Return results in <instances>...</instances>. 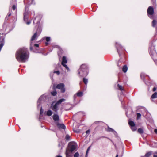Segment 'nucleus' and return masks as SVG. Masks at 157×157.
<instances>
[{
	"instance_id": "864d4df0",
	"label": "nucleus",
	"mask_w": 157,
	"mask_h": 157,
	"mask_svg": "<svg viewBox=\"0 0 157 157\" xmlns=\"http://www.w3.org/2000/svg\"><path fill=\"white\" fill-rule=\"evenodd\" d=\"M28 1V3H29V2H30V0H27Z\"/></svg>"
},
{
	"instance_id": "aec40b11",
	"label": "nucleus",
	"mask_w": 157,
	"mask_h": 157,
	"mask_svg": "<svg viewBox=\"0 0 157 157\" xmlns=\"http://www.w3.org/2000/svg\"><path fill=\"white\" fill-rule=\"evenodd\" d=\"M154 47H153V50H152V49L151 48H150V52L151 55L156 54L155 50H154Z\"/></svg>"
},
{
	"instance_id": "20e7f679",
	"label": "nucleus",
	"mask_w": 157,
	"mask_h": 157,
	"mask_svg": "<svg viewBox=\"0 0 157 157\" xmlns=\"http://www.w3.org/2000/svg\"><path fill=\"white\" fill-rule=\"evenodd\" d=\"M43 98V96H41L38 99L37 102V108L38 109L40 107V115L42 114L43 112V110L42 107L41 106V101H42Z\"/></svg>"
},
{
	"instance_id": "412c9836",
	"label": "nucleus",
	"mask_w": 157,
	"mask_h": 157,
	"mask_svg": "<svg viewBox=\"0 0 157 157\" xmlns=\"http://www.w3.org/2000/svg\"><path fill=\"white\" fill-rule=\"evenodd\" d=\"M157 21L155 20H154L153 21L152 23V26L154 27H155V26L157 25Z\"/></svg>"
},
{
	"instance_id": "c03bdc74",
	"label": "nucleus",
	"mask_w": 157,
	"mask_h": 157,
	"mask_svg": "<svg viewBox=\"0 0 157 157\" xmlns=\"http://www.w3.org/2000/svg\"><path fill=\"white\" fill-rule=\"evenodd\" d=\"M156 90V88L155 87H154L153 89V91H155Z\"/></svg>"
},
{
	"instance_id": "c85d7f7f",
	"label": "nucleus",
	"mask_w": 157,
	"mask_h": 157,
	"mask_svg": "<svg viewBox=\"0 0 157 157\" xmlns=\"http://www.w3.org/2000/svg\"><path fill=\"white\" fill-rule=\"evenodd\" d=\"M138 132L140 134L142 133L143 132V129L140 128L138 129Z\"/></svg>"
},
{
	"instance_id": "7ed1b4c3",
	"label": "nucleus",
	"mask_w": 157,
	"mask_h": 157,
	"mask_svg": "<svg viewBox=\"0 0 157 157\" xmlns=\"http://www.w3.org/2000/svg\"><path fill=\"white\" fill-rule=\"evenodd\" d=\"M147 13L149 17L151 18H152V15L154 13V10L153 7L152 6H150L147 10Z\"/></svg>"
},
{
	"instance_id": "4468645a",
	"label": "nucleus",
	"mask_w": 157,
	"mask_h": 157,
	"mask_svg": "<svg viewBox=\"0 0 157 157\" xmlns=\"http://www.w3.org/2000/svg\"><path fill=\"white\" fill-rule=\"evenodd\" d=\"M107 131L109 132H113V133L115 135L117 134V132L113 129L108 127Z\"/></svg>"
},
{
	"instance_id": "37998d69",
	"label": "nucleus",
	"mask_w": 157,
	"mask_h": 157,
	"mask_svg": "<svg viewBox=\"0 0 157 157\" xmlns=\"http://www.w3.org/2000/svg\"><path fill=\"white\" fill-rule=\"evenodd\" d=\"M154 132L156 134H157V129H155L154 130Z\"/></svg>"
},
{
	"instance_id": "e2e57ef3",
	"label": "nucleus",
	"mask_w": 157,
	"mask_h": 157,
	"mask_svg": "<svg viewBox=\"0 0 157 157\" xmlns=\"http://www.w3.org/2000/svg\"><path fill=\"white\" fill-rule=\"evenodd\" d=\"M141 157H143V156H142Z\"/></svg>"
},
{
	"instance_id": "1a4fd4ad",
	"label": "nucleus",
	"mask_w": 157,
	"mask_h": 157,
	"mask_svg": "<svg viewBox=\"0 0 157 157\" xmlns=\"http://www.w3.org/2000/svg\"><path fill=\"white\" fill-rule=\"evenodd\" d=\"M69 145L70 151L71 152H72L75 150L76 149L77 147V144L75 143H70Z\"/></svg>"
},
{
	"instance_id": "3c124183",
	"label": "nucleus",
	"mask_w": 157,
	"mask_h": 157,
	"mask_svg": "<svg viewBox=\"0 0 157 157\" xmlns=\"http://www.w3.org/2000/svg\"><path fill=\"white\" fill-rule=\"evenodd\" d=\"M118 154H117L115 157H118Z\"/></svg>"
},
{
	"instance_id": "de8ad7c7",
	"label": "nucleus",
	"mask_w": 157,
	"mask_h": 157,
	"mask_svg": "<svg viewBox=\"0 0 157 157\" xmlns=\"http://www.w3.org/2000/svg\"><path fill=\"white\" fill-rule=\"evenodd\" d=\"M34 1V0H31V4H32L33 3V2Z\"/></svg>"
},
{
	"instance_id": "f8f14e48",
	"label": "nucleus",
	"mask_w": 157,
	"mask_h": 157,
	"mask_svg": "<svg viewBox=\"0 0 157 157\" xmlns=\"http://www.w3.org/2000/svg\"><path fill=\"white\" fill-rule=\"evenodd\" d=\"M52 118L54 120L56 121H59V116L57 114H54L52 116Z\"/></svg>"
},
{
	"instance_id": "6ab92c4d",
	"label": "nucleus",
	"mask_w": 157,
	"mask_h": 157,
	"mask_svg": "<svg viewBox=\"0 0 157 157\" xmlns=\"http://www.w3.org/2000/svg\"><path fill=\"white\" fill-rule=\"evenodd\" d=\"M52 112L50 110L47 111L46 113V115L48 116H51L52 114Z\"/></svg>"
},
{
	"instance_id": "5701e85b",
	"label": "nucleus",
	"mask_w": 157,
	"mask_h": 157,
	"mask_svg": "<svg viewBox=\"0 0 157 157\" xmlns=\"http://www.w3.org/2000/svg\"><path fill=\"white\" fill-rule=\"evenodd\" d=\"M128 69V68L127 67V66L126 65H125L123 66L122 68V71H123L125 73L127 72Z\"/></svg>"
},
{
	"instance_id": "13d9d810",
	"label": "nucleus",
	"mask_w": 157,
	"mask_h": 157,
	"mask_svg": "<svg viewBox=\"0 0 157 157\" xmlns=\"http://www.w3.org/2000/svg\"><path fill=\"white\" fill-rule=\"evenodd\" d=\"M156 30L157 31V27H156Z\"/></svg>"
},
{
	"instance_id": "6e6552de",
	"label": "nucleus",
	"mask_w": 157,
	"mask_h": 157,
	"mask_svg": "<svg viewBox=\"0 0 157 157\" xmlns=\"http://www.w3.org/2000/svg\"><path fill=\"white\" fill-rule=\"evenodd\" d=\"M56 88L61 90V91L62 93H64L65 92V89L64 88V85L63 83H60L58 84Z\"/></svg>"
},
{
	"instance_id": "f03ea898",
	"label": "nucleus",
	"mask_w": 157,
	"mask_h": 157,
	"mask_svg": "<svg viewBox=\"0 0 157 157\" xmlns=\"http://www.w3.org/2000/svg\"><path fill=\"white\" fill-rule=\"evenodd\" d=\"M78 74L81 76H84L88 74L87 66L85 64L81 65L80 69L78 71Z\"/></svg>"
},
{
	"instance_id": "a18cd8bd",
	"label": "nucleus",
	"mask_w": 157,
	"mask_h": 157,
	"mask_svg": "<svg viewBox=\"0 0 157 157\" xmlns=\"http://www.w3.org/2000/svg\"><path fill=\"white\" fill-rule=\"evenodd\" d=\"M61 145H62V144L61 143H59L58 144V147H60Z\"/></svg>"
},
{
	"instance_id": "393cba45",
	"label": "nucleus",
	"mask_w": 157,
	"mask_h": 157,
	"mask_svg": "<svg viewBox=\"0 0 157 157\" xmlns=\"http://www.w3.org/2000/svg\"><path fill=\"white\" fill-rule=\"evenodd\" d=\"M151 98H157V93H154L151 96Z\"/></svg>"
},
{
	"instance_id": "9d476101",
	"label": "nucleus",
	"mask_w": 157,
	"mask_h": 157,
	"mask_svg": "<svg viewBox=\"0 0 157 157\" xmlns=\"http://www.w3.org/2000/svg\"><path fill=\"white\" fill-rule=\"evenodd\" d=\"M38 36L37 33L36 32L32 36L30 40V42H33V41L36 40Z\"/></svg>"
},
{
	"instance_id": "c756f323",
	"label": "nucleus",
	"mask_w": 157,
	"mask_h": 157,
	"mask_svg": "<svg viewBox=\"0 0 157 157\" xmlns=\"http://www.w3.org/2000/svg\"><path fill=\"white\" fill-rule=\"evenodd\" d=\"M51 94L53 96H55L57 94L56 91V90H54L53 92H51Z\"/></svg>"
},
{
	"instance_id": "b1692460",
	"label": "nucleus",
	"mask_w": 157,
	"mask_h": 157,
	"mask_svg": "<svg viewBox=\"0 0 157 157\" xmlns=\"http://www.w3.org/2000/svg\"><path fill=\"white\" fill-rule=\"evenodd\" d=\"M152 154L151 151L147 153L144 156H143V157H149Z\"/></svg>"
},
{
	"instance_id": "4d7b16f0",
	"label": "nucleus",
	"mask_w": 157,
	"mask_h": 157,
	"mask_svg": "<svg viewBox=\"0 0 157 157\" xmlns=\"http://www.w3.org/2000/svg\"><path fill=\"white\" fill-rule=\"evenodd\" d=\"M141 78H142V74L141 75Z\"/></svg>"
},
{
	"instance_id": "2eb2a0df",
	"label": "nucleus",
	"mask_w": 157,
	"mask_h": 157,
	"mask_svg": "<svg viewBox=\"0 0 157 157\" xmlns=\"http://www.w3.org/2000/svg\"><path fill=\"white\" fill-rule=\"evenodd\" d=\"M65 101V99L63 98L61 99L58 101L56 103L58 105L61 103L62 102H63Z\"/></svg>"
},
{
	"instance_id": "423d86ee",
	"label": "nucleus",
	"mask_w": 157,
	"mask_h": 157,
	"mask_svg": "<svg viewBox=\"0 0 157 157\" xmlns=\"http://www.w3.org/2000/svg\"><path fill=\"white\" fill-rule=\"evenodd\" d=\"M67 63V60L66 57L63 56L62 58V65L68 71H69V69L67 66L65 64Z\"/></svg>"
},
{
	"instance_id": "e433bc0d",
	"label": "nucleus",
	"mask_w": 157,
	"mask_h": 157,
	"mask_svg": "<svg viewBox=\"0 0 157 157\" xmlns=\"http://www.w3.org/2000/svg\"><path fill=\"white\" fill-rule=\"evenodd\" d=\"M12 9L13 10H15L16 9V6L15 5H13Z\"/></svg>"
},
{
	"instance_id": "a878e982",
	"label": "nucleus",
	"mask_w": 157,
	"mask_h": 157,
	"mask_svg": "<svg viewBox=\"0 0 157 157\" xmlns=\"http://www.w3.org/2000/svg\"><path fill=\"white\" fill-rule=\"evenodd\" d=\"M9 19V17L7 16L5 19V22L3 25V28L5 26L6 22Z\"/></svg>"
},
{
	"instance_id": "ddd939ff",
	"label": "nucleus",
	"mask_w": 157,
	"mask_h": 157,
	"mask_svg": "<svg viewBox=\"0 0 157 157\" xmlns=\"http://www.w3.org/2000/svg\"><path fill=\"white\" fill-rule=\"evenodd\" d=\"M57 124L58 127L60 128L63 129H65V126L63 124L57 123Z\"/></svg>"
},
{
	"instance_id": "6e6d98bb",
	"label": "nucleus",
	"mask_w": 157,
	"mask_h": 157,
	"mask_svg": "<svg viewBox=\"0 0 157 157\" xmlns=\"http://www.w3.org/2000/svg\"><path fill=\"white\" fill-rule=\"evenodd\" d=\"M63 146H61V149H62V148H63Z\"/></svg>"
},
{
	"instance_id": "72a5a7b5",
	"label": "nucleus",
	"mask_w": 157,
	"mask_h": 157,
	"mask_svg": "<svg viewBox=\"0 0 157 157\" xmlns=\"http://www.w3.org/2000/svg\"><path fill=\"white\" fill-rule=\"evenodd\" d=\"M33 44V42H30V49L31 50H33V48L32 47V45Z\"/></svg>"
},
{
	"instance_id": "39448f33",
	"label": "nucleus",
	"mask_w": 157,
	"mask_h": 157,
	"mask_svg": "<svg viewBox=\"0 0 157 157\" xmlns=\"http://www.w3.org/2000/svg\"><path fill=\"white\" fill-rule=\"evenodd\" d=\"M54 102H53L51 104V105L50 108L54 111L57 112V111L59 109V108L58 107V105L55 103L54 105Z\"/></svg>"
},
{
	"instance_id": "09e8293b",
	"label": "nucleus",
	"mask_w": 157,
	"mask_h": 157,
	"mask_svg": "<svg viewBox=\"0 0 157 157\" xmlns=\"http://www.w3.org/2000/svg\"><path fill=\"white\" fill-rule=\"evenodd\" d=\"M56 157H62V156H60V155H58V156H57Z\"/></svg>"
},
{
	"instance_id": "8fccbe9b",
	"label": "nucleus",
	"mask_w": 157,
	"mask_h": 157,
	"mask_svg": "<svg viewBox=\"0 0 157 157\" xmlns=\"http://www.w3.org/2000/svg\"><path fill=\"white\" fill-rule=\"evenodd\" d=\"M74 132H78V131L77 130H74Z\"/></svg>"
},
{
	"instance_id": "ea45409f",
	"label": "nucleus",
	"mask_w": 157,
	"mask_h": 157,
	"mask_svg": "<svg viewBox=\"0 0 157 157\" xmlns=\"http://www.w3.org/2000/svg\"><path fill=\"white\" fill-rule=\"evenodd\" d=\"M90 146L89 147L87 148V151H86V155H87V153L89 150L90 148Z\"/></svg>"
},
{
	"instance_id": "bb28decb",
	"label": "nucleus",
	"mask_w": 157,
	"mask_h": 157,
	"mask_svg": "<svg viewBox=\"0 0 157 157\" xmlns=\"http://www.w3.org/2000/svg\"><path fill=\"white\" fill-rule=\"evenodd\" d=\"M12 10H10V9L9 10V13H8L7 15V16L9 17L10 16L11 14H12Z\"/></svg>"
},
{
	"instance_id": "603ef678",
	"label": "nucleus",
	"mask_w": 157,
	"mask_h": 157,
	"mask_svg": "<svg viewBox=\"0 0 157 157\" xmlns=\"http://www.w3.org/2000/svg\"><path fill=\"white\" fill-rule=\"evenodd\" d=\"M156 60H154V61H155V63H157V62H156Z\"/></svg>"
},
{
	"instance_id": "dca6fc26",
	"label": "nucleus",
	"mask_w": 157,
	"mask_h": 157,
	"mask_svg": "<svg viewBox=\"0 0 157 157\" xmlns=\"http://www.w3.org/2000/svg\"><path fill=\"white\" fill-rule=\"evenodd\" d=\"M71 152L70 151H69L68 150H67L66 152V157H70L71 156Z\"/></svg>"
},
{
	"instance_id": "052dcab7",
	"label": "nucleus",
	"mask_w": 157,
	"mask_h": 157,
	"mask_svg": "<svg viewBox=\"0 0 157 157\" xmlns=\"http://www.w3.org/2000/svg\"><path fill=\"white\" fill-rule=\"evenodd\" d=\"M155 153L157 154V152H155Z\"/></svg>"
},
{
	"instance_id": "0eeeda50",
	"label": "nucleus",
	"mask_w": 157,
	"mask_h": 157,
	"mask_svg": "<svg viewBox=\"0 0 157 157\" xmlns=\"http://www.w3.org/2000/svg\"><path fill=\"white\" fill-rule=\"evenodd\" d=\"M28 12H25L24 14V21L26 22V24L29 25L31 23V21H28Z\"/></svg>"
},
{
	"instance_id": "c9c22d12",
	"label": "nucleus",
	"mask_w": 157,
	"mask_h": 157,
	"mask_svg": "<svg viewBox=\"0 0 157 157\" xmlns=\"http://www.w3.org/2000/svg\"><path fill=\"white\" fill-rule=\"evenodd\" d=\"M131 129L133 131H135L136 130V128L135 127V126L131 127Z\"/></svg>"
},
{
	"instance_id": "49530a36",
	"label": "nucleus",
	"mask_w": 157,
	"mask_h": 157,
	"mask_svg": "<svg viewBox=\"0 0 157 157\" xmlns=\"http://www.w3.org/2000/svg\"><path fill=\"white\" fill-rule=\"evenodd\" d=\"M153 157H157V155H154L153 156Z\"/></svg>"
},
{
	"instance_id": "7c9ffc66",
	"label": "nucleus",
	"mask_w": 157,
	"mask_h": 157,
	"mask_svg": "<svg viewBox=\"0 0 157 157\" xmlns=\"http://www.w3.org/2000/svg\"><path fill=\"white\" fill-rule=\"evenodd\" d=\"M137 120H138L140 118L141 116V114L140 113H138L137 114Z\"/></svg>"
},
{
	"instance_id": "2f4dec72",
	"label": "nucleus",
	"mask_w": 157,
	"mask_h": 157,
	"mask_svg": "<svg viewBox=\"0 0 157 157\" xmlns=\"http://www.w3.org/2000/svg\"><path fill=\"white\" fill-rule=\"evenodd\" d=\"M117 86H118V87L119 89L120 90H123V87H122V86H121L119 84H118Z\"/></svg>"
},
{
	"instance_id": "473e14b6",
	"label": "nucleus",
	"mask_w": 157,
	"mask_h": 157,
	"mask_svg": "<svg viewBox=\"0 0 157 157\" xmlns=\"http://www.w3.org/2000/svg\"><path fill=\"white\" fill-rule=\"evenodd\" d=\"M79 156V154L78 152H76L74 155V157H78Z\"/></svg>"
},
{
	"instance_id": "58836bf2",
	"label": "nucleus",
	"mask_w": 157,
	"mask_h": 157,
	"mask_svg": "<svg viewBox=\"0 0 157 157\" xmlns=\"http://www.w3.org/2000/svg\"><path fill=\"white\" fill-rule=\"evenodd\" d=\"M54 73H56L57 74V75H59L60 74L59 71H55L54 72Z\"/></svg>"
},
{
	"instance_id": "4c0bfd02",
	"label": "nucleus",
	"mask_w": 157,
	"mask_h": 157,
	"mask_svg": "<svg viewBox=\"0 0 157 157\" xmlns=\"http://www.w3.org/2000/svg\"><path fill=\"white\" fill-rule=\"evenodd\" d=\"M46 40L47 42H48L50 40V37H46Z\"/></svg>"
},
{
	"instance_id": "f3484780",
	"label": "nucleus",
	"mask_w": 157,
	"mask_h": 157,
	"mask_svg": "<svg viewBox=\"0 0 157 157\" xmlns=\"http://www.w3.org/2000/svg\"><path fill=\"white\" fill-rule=\"evenodd\" d=\"M116 47L117 48V52H118L119 54H120L119 52V50L120 48H121V45L120 44H118L117 43H116Z\"/></svg>"
},
{
	"instance_id": "f704fd0d",
	"label": "nucleus",
	"mask_w": 157,
	"mask_h": 157,
	"mask_svg": "<svg viewBox=\"0 0 157 157\" xmlns=\"http://www.w3.org/2000/svg\"><path fill=\"white\" fill-rule=\"evenodd\" d=\"M70 138V136L68 135H67L65 137V139H66V140H69Z\"/></svg>"
},
{
	"instance_id": "f257e3e1",
	"label": "nucleus",
	"mask_w": 157,
	"mask_h": 157,
	"mask_svg": "<svg viewBox=\"0 0 157 157\" xmlns=\"http://www.w3.org/2000/svg\"><path fill=\"white\" fill-rule=\"evenodd\" d=\"M29 56V53L27 48L20 49V61L25 62L27 61Z\"/></svg>"
},
{
	"instance_id": "4be33fe9",
	"label": "nucleus",
	"mask_w": 157,
	"mask_h": 157,
	"mask_svg": "<svg viewBox=\"0 0 157 157\" xmlns=\"http://www.w3.org/2000/svg\"><path fill=\"white\" fill-rule=\"evenodd\" d=\"M76 95L78 97H81L83 95V93L82 92H78L74 96L75 97Z\"/></svg>"
},
{
	"instance_id": "680f3d73",
	"label": "nucleus",
	"mask_w": 157,
	"mask_h": 157,
	"mask_svg": "<svg viewBox=\"0 0 157 157\" xmlns=\"http://www.w3.org/2000/svg\"><path fill=\"white\" fill-rule=\"evenodd\" d=\"M87 155H86V157H87Z\"/></svg>"
},
{
	"instance_id": "5fc2aeb1",
	"label": "nucleus",
	"mask_w": 157,
	"mask_h": 157,
	"mask_svg": "<svg viewBox=\"0 0 157 157\" xmlns=\"http://www.w3.org/2000/svg\"><path fill=\"white\" fill-rule=\"evenodd\" d=\"M45 44H46V45H47L48 44V43H47V42H46V43H45Z\"/></svg>"
},
{
	"instance_id": "a211bd4d",
	"label": "nucleus",
	"mask_w": 157,
	"mask_h": 157,
	"mask_svg": "<svg viewBox=\"0 0 157 157\" xmlns=\"http://www.w3.org/2000/svg\"><path fill=\"white\" fill-rule=\"evenodd\" d=\"M128 124L131 127L132 126H135V124L134 122L132 121H128Z\"/></svg>"
},
{
	"instance_id": "bf43d9fd",
	"label": "nucleus",
	"mask_w": 157,
	"mask_h": 157,
	"mask_svg": "<svg viewBox=\"0 0 157 157\" xmlns=\"http://www.w3.org/2000/svg\"><path fill=\"white\" fill-rule=\"evenodd\" d=\"M53 89H54V86L53 87Z\"/></svg>"
},
{
	"instance_id": "9b49d317",
	"label": "nucleus",
	"mask_w": 157,
	"mask_h": 157,
	"mask_svg": "<svg viewBox=\"0 0 157 157\" xmlns=\"http://www.w3.org/2000/svg\"><path fill=\"white\" fill-rule=\"evenodd\" d=\"M16 58L17 61L20 62V49H18L16 52L15 54Z\"/></svg>"
},
{
	"instance_id": "79ce46f5",
	"label": "nucleus",
	"mask_w": 157,
	"mask_h": 157,
	"mask_svg": "<svg viewBox=\"0 0 157 157\" xmlns=\"http://www.w3.org/2000/svg\"><path fill=\"white\" fill-rule=\"evenodd\" d=\"M34 46L37 47H39V45L37 44H34Z\"/></svg>"
},
{
	"instance_id": "a19ab883",
	"label": "nucleus",
	"mask_w": 157,
	"mask_h": 157,
	"mask_svg": "<svg viewBox=\"0 0 157 157\" xmlns=\"http://www.w3.org/2000/svg\"><path fill=\"white\" fill-rule=\"evenodd\" d=\"M86 133L87 134H89L90 133V131L89 130H87L86 132Z\"/></svg>"
},
{
	"instance_id": "cd10ccee",
	"label": "nucleus",
	"mask_w": 157,
	"mask_h": 157,
	"mask_svg": "<svg viewBox=\"0 0 157 157\" xmlns=\"http://www.w3.org/2000/svg\"><path fill=\"white\" fill-rule=\"evenodd\" d=\"M83 82L85 84H86L88 82V79L85 78H84Z\"/></svg>"
}]
</instances>
